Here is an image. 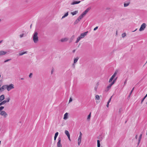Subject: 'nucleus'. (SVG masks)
<instances>
[{
  "mask_svg": "<svg viewBox=\"0 0 147 147\" xmlns=\"http://www.w3.org/2000/svg\"><path fill=\"white\" fill-rule=\"evenodd\" d=\"M117 74V72L116 71H115V72L114 74L111 77V78L109 79V83L113 81H113H114V82L115 83V82L116 80L117 79V77L115 78H114L115 77Z\"/></svg>",
  "mask_w": 147,
  "mask_h": 147,
  "instance_id": "f257e3e1",
  "label": "nucleus"
},
{
  "mask_svg": "<svg viewBox=\"0 0 147 147\" xmlns=\"http://www.w3.org/2000/svg\"><path fill=\"white\" fill-rule=\"evenodd\" d=\"M38 33L37 32H34L33 34V40L35 43H37L38 40Z\"/></svg>",
  "mask_w": 147,
  "mask_h": 147,
  "instance_id": "f03ea898",
  "label": "nucleus"
},
{
  "mask_svg": "<svg viewBox=\"0 0 147 147\" xmlns=\"http://www.w3.org/2000/svg\"><path fill=\"white\" fill-rule=\"evenodd\" d=\"M6 85V88L7 90L8 91H9L11 90L12 89H13L14 88V85L12 84H11L9 85Z\"/></svg>",
  "mask_w": 147,
  "mask_h": 147,
  "instance_id": "7ed1b4c3",
  "label": "nucleus"
},
{
  "mask_svg": "<svg viewBox=\"0 0 147 147\" xmlns=\"http://www.w3.org/2000/svg\"><path fill=\"white\" fill-rule=\"evenodd\" d=\"M82 136V133L81 132H80L79 136L78 137V144L79 146L80 145V144L81 143V142Z\"/></svg>",
  "mask_w": 147,
  "mask_h": 147,
  "instance_id": "20e7f679",
  "label": "nucleus"
},
{
  "mask_svg": "<svg viewBox=\"0 0 147 147\" xmlns=\"http://www.w3.org/2000/svg\"><path fill=\"white\" fill-rule=\"evenodd\" d=\"M146 24L145 23H143L139 29V31H141L144 30V29L146 28Z\"/></svg>",
  "mask_w": 147,
  "mask_h": 147,
  "instance_id": "39448f33",
  "label": "nucleus"
},
{
  "mask_svg": "<svg viewBox=\"0 0 147 147\" xmlns=\"http://www.w3.org/2000/svg\"><path fill=\"white\" fill-rule=\"evenodd\" d=\"M0 114L2 116H3L5 118L7 116V115L5 111H1L0 112Z\"/></svg>",
  "mask_w": 147,
  "mask_h": 147,
  "instance_id": "423d86ee",
  "label": "nucleus"
},
{
  "mask_svg": "<svg viewBox=\"0 0 147 147\" xmlns=\"http://www.w3.org/2000/svg\"><path fill=\"white\" fill-rule=\"evenodd\" d=\"M58 141L57 143V147H62V145L61 143V139L60 137L58 138Z\"/></svg>",
  "mask_w": 147,
  "mask_h": 147,
  "instance_id": "0eeeda50",
  "label": "nucleus"
},
{
  "mask_svg": "<svg viewBox=\"0 0 147 147\" xmlns=\"http://www.w3.org/2000/svg\"><path fill=\"white\" fill-rule=\"evenodd\" d=\"M88 32L87 31L86 32H84L83 33L81 34L80 36H81L82 38H84L86 35H87Z\"/></svg>",
  "mask_w": 147,
  "mask_h": 147,
  "instance_id": "6e6552de",
  "label": "nucleus"
},
{
  "mask_svg": "<svg viewBox=\"0 0 147 147\" xmlns=\"http://www.w3.org/2000/svg\"><path fill=\"white\" fill-rule=\"evenodd\" d=\"M134 87L132 88V90H131V91H130V92L127 98V99L128 100H129L130 99V96H131V94L133 92V91L134 90Z\"/></svg>",
  "mask_w": 147,
  "mask_h": 147,
  "instance_id": "1a4fd4ad",
  "label": "nucleus"
},
{
  "mask_svg": "<svg viewBox=\"0 0 147 147\" xmlns=\"http://www.w3.org/2000/svg\"><path fill=\"white\" fill-rule=\"evenodd\" d=\"M7 53L6 52L3 51H0V56L5 55Z\"/></svg>",
  "mask_w": 147,
  "mask_h": 147,
  "instance_id": "9d476101",
  "label": "nucleus"
},
{
  "mask_svg": "<svg viewBox=\"0 0 147 147\" xmlns=\"http://www.w3.org/2000/svg\"><path fill=\"white\" fill-rule=\"evenodd\" d=\"M6 85H4L2 86V87L0 88V91H3L4 89H5L6 88Z\"/></svg>",
  "mask_w": 147,
  "mask_h": 147,
  "instance_id": "9b49d317",
  "label": "nucleus"
},
{
  "mask_svg": "<svg viewBox=\"0 0 147 147\" xmlns=\"http://www.w3.org/2000/svg\"><path fill=\"white\" fill-rule=\"evenodd\" d=\"M5 98L4 95L3 94L0 96V102H1Z\"/></svg>",
  "mask_w": 147,
  "mask_h": 147,
  "instance_id": "f8f14e48",
  "label": "nucleus"
},
{
  "mask_svg": "<svg viewBox=\"0 0 147 147\" xmlns=\"http://www.w3.org/2000/svg\"><path fill=\"white\" fill-rule=\"evenodd\" d=\"M68 113H66L64 115L63 117V119L64 120H66L68 118Z\"/></svg>",
  "mask_w": 147,
  "mask_h": 147,
  "instance_id": "ddd939ff",
  "label": "nucleus"
},
{
  "mask_svg": "<svg viewBox=\"0 0 147 147\" xmlns=\"http://www.w3.org/2000/svg\"><path fill=\"white\" fill-rule=\"evenodd\" d=\"M80 1H74L71 3V5H75L76 4H78L80 3Z\"/></svg>",
  "mask_w": 147,
  "mask_h": 147,
  "instance_id": "4468645a",
  "label": "nucleus"
},
{
  "mask_svg": "<svg viewBox=\"0 0 147 147\" xmlns=\"http://www.w3.org/2000/svg\"><path fill=\"white\" fill-rule=\"evenodd\" d=\"M68 40V39L67 38H65L61 39V42H64L67 41Z\"/></svg>",
  "mask_w": 147,
  "mask_h": 147,
  "instance_id": "2eb2a0df",
  "label": "nucleus"
},
{
  "mask_svg": "<svg viewBox=\"0 0 147 147\" xmlns=\"http://www.w3.org/2000/svg\"><path fill=\"white\" fill-rule=\"evenodd\" d=\"M82 38L81 37V36H80L78 37L77 38V39L76 40V43H77L80 40L82 39Z\"/></svg>",
  "mask_w": 147,
  "mask_h": 147,
  "instance_id": "dca6fc26",
  "label": "nucleus"
},
{
  "mask_svg": "<svg viewBox=\"0 0 147 147\" xmlns=\"http://www.w3.org/2000/svg\"><path fill=\"white\" fill-rule=\"evenodd\" d=\"M91 8L90 7H89L87 8L84 11V13L86 14L88 12L90 9Z\"/></svg>",
  "mask_w": 147,
  "mask_h": 147,
  "instance_id": "f3484780",
  "label": "nucleus"
},
{
  "mask_svg": "<svg viewBox=\"0 0 147 147\" xmlns=\"http://www.w3.org/2000/svg\"><path fill=\"white\" fill-rule=\"evenodd\" d=\"M65 133L67 137L70 136L69 131L67 130H65Z\"/></svg>",
  "mask_w": 147,
  "mask_h": 147,
  "instance_id": "a211bd4d",
  "label": "nucleus"
},
{
  "mask_svg": "<svg viewBox=\"0 0 147 147\" xmlns=\"http://www.w3.org/2000/svg\"><path fill=\"white\" fill-rule=\"evenodd\" d=\"M58 134H59V133L58 132H57L55 133L54 137V139L55 140H56V138L58 135Z\"/></svg>",
  "mask_w": 147,
  "mask_h": 147,
  "instance_id": "6ab92c4d",
  "label": "nucleus"
},
{
  "mask_svg": "<svg viewBox=\"0 0 147 147\" xmlns=\"http://www.w3.org/2000/svg\"><path fill=\"white\" fill-rule=\"evenodd\" d=\"M79 58L78 57H77L76 58H74V63H76L78 61Z\"/></svg>",
  "mask_w": 147,
  "mask_h": 147,
  "instance_id": "aec40b11",
  "label": "nucleus"
},
{
  "mask_svg": "<svg viewBox=\"0 0 147 147\" xmlns=\"http://www.w3.org/2000/svg\"><path fill=\"white\" fill-rule=\"evenodd\" d=\"M27 53V51H25L24 52H21L19 53V55L20 56H22L24 54H26Z\"/></svg>",
  "mask_w": 147,
  "mask_h": 147,
  "instance_id": "412c9836",
  "label": "nucleus"
},
{
  "mask_svg": "<svg viewBox=\"0 0 147 147\" xmlns=\"http://www.w3.org/2000/svg\"><path fill=\"white\" fill-rule=\"evenodd\" d=\"M68 12H67L64 15H63L62 18V19H63L65 18L66 17H67V16H68Z\"/></svg>",
  "mask_w": 147,
  "mask_h": 147,
  "instance_id": "4be33fe9",
  "label": "nucleus"
},
{
  "mask_svg": "<svg viewBox=\"0 0 147 147\" xmlns=\"http://www.w3.org/2000/svg\"><path fill=\"white\" fill-rule=\"evenodd\" d=\"M112 86L110 84H109L107 86V90L108 91L109 89H110L111 88Z\"/></svg>",
  "mask_w": 147,
  "mask_h": 147,
  "instance_id": "5701e85b",
  "label": "nucleus"
},
{
  "mask_svg": "<svg viewBox=\"0 0 147 147\" xmlns=\"http://www.w3.org/2000/svg\"><path fill=\"white\" fill-rule=\"evenodd\" d=\"M6 103L5 100L3 101L0 103V106L5 104Z\"/></svg>",
  "mask_w": 147,
  "mask_h": 147,
  "instance_id": "b1692460",
  "label": "nucleus"
},
{
  "mask_svg": "<svg viewBox=\"0 0 147 147\" xmlns=\"http://www.w3.org/2000/svg\"><path fill=\"white\" fill-rule=\"evenodd\" d=\"M147 97V93L146 95L144 96L141 100V103L142 104L143 102L144 101L145 98Z\"/></svg>",
  "mask_w": 147,
  "mask_h": 147,
  "instance_id": "393cba45",
  "label": "nucleus"
},
{
  "mask_svg": "<svg viewBox=\"0 0 147 147\" xmlns=\"http://www.w3.org/2000/svg\"><path fill=\"white\" fill-rule=\"evenodd\" d=\"M97 147H100V141L99 140H98L97 141Z\"/></svg>",
  "mask_w": 147,
  "mask_h": 147,
  "instance_id": "a878e982",
  "label": "nucleus"
},
{
  "mask_svg": "<svg viewBox=\"0 0 147 147\" xmlns=\"http://www.w3.org/2000/svg\"><path fill=\"white\" fill-rule=\"evenodd\" d=\"M77 13H78V11H75L73 12H71V13L72 15L74 16V15L76 14Z\"/></svg>",
  "mask_w": 147,
  "mask_h": 147,
  "instance_id": "bb28decb",
  "label": "nucleus"
},
{
  "mask_svg": "<svg viewBox=\"0 0 147 147\" xmlns=\"http://www.w3.org/2000/svg\"><path fill=\"white\" fill-rule=\"evenodd\" d=\"M10 100V98H9L8 97L7 98H6V100H5L6 102H8Z\"/></svg>",
  "mask_w": 147,
  "mask_h": 147,
  "instance_id": "cd10ccee",
  "label": "nucleus"
},
{
  "mask_svg": "<svg viewBox=\"0 0 147 147\" xmlns=\"http://www.w3.org/2000/svg\"><path fill=\"white\" fill-rule=\"evenodd\" d=\"M129 3H124V7H126L129 5Z\"/></svg>",
  "mask_w": 147,
  "mask_h": 147,
  "instance_id": "c85d7f7f",
  "label": "nucleus"
},
{
  "mask_svg": "<svg viewBox=\"0 0 147 147\" xmlns=\"http://www.w3.org/2000/svg\"><path fill=\"white\" fill-rule=\"evenodd\" d=\"M79 22V20H78V19H77L75 21V22H74V24H78Z\"/></svg>",
  "mask_w": 147,
  "mask_h": 147,
  "instance_id": "c756f323",
  "label": "nucleus"
},
{
  "mask_svg": "<svg viewBox=\"0 0 147 147\" xmlns=\"http://www.w3.org/2000/svg\"><path fill=\"white\" fill-rule=\"evenodd\" d=\"M90 117H91V113H90L89 114L88 116V117L87 118V120H90Z\"/></svg>",
  "mask_w": 147,
  "mask_h": 147,
  "instance_id": "7c9ffc66",
  "label": "nucleus"
},
{
  "mask_svg": "<svg viewBox=\"0 0 147 147\" xmlns=\"http://www.w3.org/2000/svg\"><path fill=\"white\" fill-rule=\"evenodd\" d=\"M100 98L99 96L98 95H96L95 96V99L98 100Z\"/></svg>",
  "mask_w": 147,
  "mask_h": 147,
  "instance_id": "2f4dec72",
  "label": "nucleus"
},
{
  "mask_svg": "<svg viewBox=\"0 0 147 147\" xmlns=\"http://www.w3.org/2000/svg\"><path fill=\"white\" fill-rule=\"evenodd\" d=\"M126 36V34L125 33H123L122 34V37L123 38H124Z\"/></svg>",
  "mask_w": 147,
  "mask_h": 147,
  "instance_id": "473e14b6",
  "label": "nucleus"
},
{
  "mask_svg": "<svg viewBox=\"0 0 147 147\" xmlns=\"http://www.w3.org/2000/svg\"><path fill=\"white\" fill-rule=\"evenodd\" d=\"M11 60V59H7L4 61V63L7 62L8 61H9Z\"/></svg>",
  "mask_w": 147,
  "mask_h": 147,
  "instance_id": "72a5a7b5",
  "label": "nucleus"
},
{
  "mask_svg": "<svg viewBox=\"0 0 147 147\" xmlns=\"http://www.w3.org/2000/svg\"><path fill=\"white\" fill-rule=\"evenodd\" d=\"M84 17V16H82L81 14V15H80V16L79 17V19H80V20H81L82 18Z\"/></svg>",
  "mask_w": 147,
  "mask_h": 147,
  "instance_id": "f704fd0d",
  "label": "nucleus"
},
{
  "mask_svg": "<svg viewBox=\"0 0 147 147\" xmlns=\"http://www.w3.org/2000/svg\"><path fill=\"white\" fill-rule=\"evenodd\" d=\"M4 108V107L3 106H1L0 107V112Z\"/></svg>",
  "mask_w": 147,
  "mask_h": 147,
  "instance_id": "c9c22d12",
  "label": "nucleus"
},
{
  "mask_svg": "<svg viewBox=\"0 0 147 147\" xmlns=\"http://www.w3.org/2000/svg\"><path fill=\"white\" fill-rule=\"evenodd\" d=\"M141 139L139 138L138 139V145L140 142Z\"/></svg>",
  "mask_w": 147,
  "mask_h": 147,
  "instance_id": "e433bc0d",
  "label": "nucleus"
},
{
  "mask_svg": "<svg viewBox=\"0 0 147 147\" xmlns=\"http://www.w3.org/2000/svg\"><path fill=\"white\" fill-rule=\"evenodd\" d=\"M32 73H30L29 76V78H31L32 77Z\"/></svg>",
  "mask_w": 147,
  "mask_h": 147,
  "instance_id": "4c0bfd02",
  "label": "nucleus"
},
{
  "mask_svg": "<svg viewBox=\"0 0 147 147\" xmlns=\"http://www.w3.org/2000/svg\"><path fill=\"white\" fill-rule=\"evenodd\" d=\"M115 83V82H114V81H113L111 82V83L110 84L112 86Z\"/></svg>",
  "mask_w": 147,
  "mask_h": 147,
  "instance_id": "58836bf2",
  "label": "nucleus"
},
{
  "mask_svg": "<svg viewBox=\"0 0 147 147\" xmlns=\"http://www.w3.org/2000/svg\"><path fill=\"white\" fill-rule=\"evenodd\" d=\"M112 96H111V97L109 99V100L108 102H107V103H109L111 101V98L112 97Z\"/></svg>",
  "mask_w": 147,
  "mask_h": 147,
  "instance_id": "ea45409f",
  "label": "nucleus"
},
{
  "mask_svg": "<svg viewBox=\"0 0 147 147\" xmlns=\"http://www.w3.org/2000/svg\"><path fill=\"white\" fill-rule=\"evenodd\" d=\"M86 13H84V12H83L81 14V15L83 16L84 17V16L86 15Z\"/></svg>",
  "mask_w": 147,
  "mask_h": 147,
  "instance_id": "a19ab883",
  "label": "nucleus"
},
{
  "mask_svg": "<svg viewBox=\"0 0 147 147\" xmlns=\"http://www.w3.org/2000/svg\"><path fill=\"white\" fill-rule=\"evenodd\" d=\"M98 28V27L96 26L94 28V30L95 31V30H96Z\"/></svg>",
  "mask_w": 147,
  "mask_h": 147,
  "instance_id": "79ce46f5",
  "label": "nucleus"
},
{
  "mask_svg": "<svg viewBox=\"0 0 147 147\" xmlns=\"http://www.w3.org/2000/svg\"><path fill=\"white\" fill-rule=\"evenodd\" d=\"M142 134H141L140 135V136H139V138H140V139H141L142 138Z\"/></svg>",
  "mask_w": 147,
  "mask_h": 147,
  "instance_id": "37998d69",
  "label": "nucleus"
},
{
  "mask_svg": "<svg viewBox=\"0 0 147 147\" xmlns=\"http://www.w3.org/2000/svg\"><path fill=\"white\" fill-rule=\"evenodd\" d=\"M127 80H126L124 82V85H125L127 83Z\"/></svg>",
  "mask_w": 147,
  "mask_h": 147,
  "instance_id": "c03bdc74",
  "label": "nucleus"
},
{
  "mask_svg": "<svg viewBox=\"0 0 147 147\" xmlns=\"http://www.w3.org/2000/svg\"><path fill=\"white\" fill-rule=\"evenodd\" d=\"M72 101V99L71 98H70V99L69 100V102H71Z\"/></svg>",
  "mask_w": 147,
  "mask_h": 147,
  "instance_id": "a18cd8bd",
  "label": "nucleus"
},
{
  "mask_svg": "<svg viewBox=\"0 0 147 147\" xmlns=\"http://www.w3.org/2000/svg\"><path fill=\"white\" fill-rule=\"evenodd\" d=\"M24 35V34H21L20 35V37L21 38H22L23 36Z\"/></svg>",
  "mask_w": 147,
  "mask_h": 147,
  "instance_id": "49530a36",
  "label": "nucleus"
},
{
  "mask_svg": "<svg viewBox=\"0 0 147 147\" xmlns=\"http://www.w3.org/2000/svg\"><path fill=\"white\" fill-rule=\"evenodd\" d=\"M69 139V140L70 141H71V140H70V136H68V137H67Z\"/></svg>",
  "mask_w": 147,
  "mask_h": 147,
  "instance_id": "de8ad7c7",
  "label": "nucleus"
},
{
  "mask_svg": "<svg viewBox=\"0 0 147 147\" xmlns=\"http://www.w3.org/2000/svg\"><path fill=\"white\" fill-rule=\"evenodd\" d=\"M97 88V86H95L94 88V90H96Z\"/></svg>",
  "mask_w": 147,
  "mask_h": 147,
  "instance_id": "09e8293b",
  "label": "nucleus"
},
{
  "mask_svg": "<svg viewBox=\"0 0 147 147\" xmlns=\"http://www.w3.org/2000/svg\"><path fill=\"white\" fill-rule=\"evenodd\" d=\"M109 103H107V107H109Z\"/></svg>",
  "mask_w": 147,
  "mask_h": 147,
  "instance_id": "8fccbe9b",
  "label": "nucleus"
},
{
  "mask_svg": "<svg viewBox=\"0 0 147 147\" xmlns=\"http://www.w3.org/2000/svg\"><path fill=\"white\" fill-rule=\"evenodd\" d=\"M74 63H73V67L75 68V65L74 64Z\"/></svg>",
  "mask_w": 147,
  "mask_h": 147,
  "instance_id": "3c124183",
  "label": "nucleus"
},
{
  "mask_svg": "<svg viewBox=\"0 0 147 147\" xmlns=\"http://www.w3.org/2000/svg\"><path fill=\"white\" fill-rule=\"evenodd\" d=\"M75 51H76V50H75V49H74V50L72 51V52H73V53H75Z\"/></svg>",
  "mask_w": 147,
  "mask_h": 147,
  "instance_id": "603ef678",
  "label": "nucleus"
},
{
  "mask_svg": "<svg viewBox=\"0 0 147 147\" xmlns=\"http://www.w3.org/2000/svg\"><path fill=\"white\" fill-rule=\"evenodd\" d=\"M116 36H117V30L116 32Z\"/></svg>",
  "mask_w": 147,
  "mask_h": 147,
  "instance_id": "864d4df0",
  "label": "nucleus"
},
{
  "mask_svg": "<svg viewBox=\"0 0 147 147\" xmlns=\"http://www.w3.org/2000/svg\"><path fill=\"white\" fill-rule=\"evenodd\" d=\"M53 71V69H52L51 70V74H52Z\"/></svg>",
  "mask_w": 147,
  "mask_h": 147,
  "instance_id": "5fc2aeb1",
  "label": "nucleus"
},
{
  "mask_svg": "<svg viewBox=\"0 0 147 147\" xmlns=\"http://www.w3.org/2000/svg\"><path fill=\"white\" fill-rule=\"evenodd\" d=\"M77 19H78V20H79V21H80L81 20H80V19H79V17H78V18Z\"/></svg>",
  "mask_w": 147,
  "mask_h": 147,
  "instance_id": "6e6d98bb",
  "label": "nucleus"
},
{
  "mask_svg": "<svg viewBox=\"0 0 147 147\" xmlns=\"http://www.w3.org/2000/svg\"><path fill=\"white\" fill-rule=\"evenodd\" d=\"M2 41L3 40H2L0 41V44L2 42Z\"/></svg>",
  "mask_w": 147,
  "mask_h": 147,
  "instance_id": "4d7b16f0",
  "label": "nucleus"
},
{
  "mask_svg": "<svg viewBox=\"0 0 147 147\" xmlns=\"http://www.w3.org/2000/svg\"><path fill=\"white\" fill-rule=\"evenodd\" d=\"M135 138H136V139H137V135H136V136Z\"/></svg>",
  "mask_w": 147,
  "mask_h": 147,
  "instance_id": "13d9d810",
  "label": "nucleus"
},
{
  "mask_svg": "<svg viewBox=\"0 0 147 147\" xmlns=\"http://www.w3.org/2000/svg\"><path fill=\"white\" fill-rule=\"evenodd\" d=\"M21 80H24V78H21Z\"/></svg>",
  "mask_w": 147,
  "mask_h": 147,
  "instance_id": "bf43d9fd",
  "label": "nucleus"
},
{
  "mask_svg": "<svg viewBox=\"0 0 147 147\" xmlns=\"http://www.w3.org/2000/svg\"><path fill=\"white\" fill-rule=\"evenodd\" d=\"M137 29H136L135 30H134V31H132V32H135V31H136L137 30Z\"/></svg>",
  "mask_w": 147,
  "mask_h": 147,
  "instance_id": "052dcab7",
  "label": "nucleus"
},
{
  "mask_svg": "<svg viewBox=\"0 0 147 147\" xmlns=\"http://www.w3.org/2000/svg\"><path fill=\"white\" fill-rule=\"evenodd\" d=\"M32 26V24H31V25H30V28H31Z\"/></svg>",
  "mask_w": 147,
  "mask_h": 147,
  "instance_id": "680f3d73",
  "label": "nucleus"
},
{
  "mask_svg": "<svg viewBox=\"0 0 147 147\" xmlns=\"http://www.w3.org/2000/svg\"><path fill=\"white\" fill-rule=\"evenodd\" d=\"M110 9L109 8H107V9Z\"/></svg>",
  "mask_w": 147,
  "mask_h": 147,
  "instance_id": "e2e57ef3",
  "label": "nucleus"
},
{
  "mask_svg": "<svg viewBox=\"0 0 147 147\" xmlns=\"http://www.w3.org/2000/svg\"><path fill=\"white\" fill-rule=\"evenodd\" d=\"M127 122V121H126L125 122V123H126Z\"/></svg>",
  "mask_w": 147,
  "mask_h": 147,
  "instance_id": "0e129e2a",
  "label": "nucleus"
},
{
  "mask_svg": "<svg viewBox=\"0 0 147 147\" xmlns=\"http://www.w3.org/2000/svg\"><path fill=\"white\" fill-rule=\"evenodd\" d=\"M19 123H21V122H19Z\"/></svg>",
  "mask_w": 147,
  "mask_h": 147,
  "instance_id": "69168bd1",
  "label": "nucleus"
},
{
  "mask_svg": "<svg viewBox=\"0 0 147 147\" xmlns=\"http://www.w3.org/2000/svg\"><path fill=\"white\" fill-rule=\"evenodd\" d=\"M1 21V19H0V22Z\"/></svg>",
  "mask_w": 147,
  "mask_h": 147,
  "instance_id": "338daca9",
  "label": "nucleus"
},
{
  "mask_svg": "<svg viewBox=\"0 0 147 147\" xmlns=\"http://www.w3.org/2000/svg\"><path fill=\"white\" fill-rule=\"evenodd\" d=\"M146 63H147V61H146Z\"/></svg>",
  "mask_w": 147,
  "mask_h": 147,
  "instance_id": "774afa93",
  "label": "nucleus"
}]
</instances>
